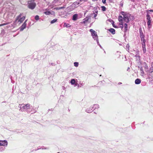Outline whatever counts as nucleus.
<instances>
[{
  "label": "nucleus",
  "instance_id": "f257e3e1",
  "mask_svg": "<svg viewBox=\"0 0 153 153\" xmlns=\"http://www.w3.org/2000/svg\"><path fill=\"white\" fill-rule=\"evenodd\" d=\"M20 108L19 111H22L23 110L26 111H30L29 109H30V105L29 104H27L25 105L24 104L19 105V106Z\"/></svg>",
  "mask_w": 153,
  "mask_h": 153
},
{
  "label": "nucleus",
  "instance_id": "f03ea898",
  "mask_svg": "<svg viewBox=\"0 0 153 153\" xmlns=\"http://www.w3.org/2000/svg\"><path fill=\"white\" fill-rule=\"evenodd\" d=\"M90 31L91 33V35L93 36V38L94 40H96L98 45L100 46L101 48H102L101 46L99 44L97 32L95 31L92 29L90 30Z\"/></svg>",
  "mask_w": 153,
  "mask_h": 153
},
{
  "label": "nucleus",
  "instance_id": "7ed1b4c3",
  "mask_svg": "<svg viewBox=\"0 0 153 153\" xmlns=\"http://www.w3.org/2000/svg\"><path fill=\"white\" fill-rule=\"evenodd\" d=\"M122 14L123 15L124 20L127 22H128L129 20V17L130 14L128 13H125L124 12H122Z\"/></svg>",
  "mask_w": 153,
  "mask_h": 153
},
{
  "label": "nucleus",
  "instance_id": "20e7f679",
  "mask_svg": "<svg viewBox=\"0 0 153 153\" xmlns=\"http://www.w3.org/2000/svg\"><path fill=\"white\" fill-rule=\"evenodd\" d=\"M36 6V4L35 3L30 1H28V7L29 8L33 10L35 8Z\"/></svg>",
  "mask_w": 153,
  "mask_h": 153
},
{
  "label": "nucleus",
  "instance_id": "39448f33",
  "mask_svg": "<svg viewBox=\"0 0 153 153\" xmlns=\"http://www.w3.org/2000/svg\"><path fill=\"white\" fill-rule=\"evenodd\" d=\"M22 14H20L19 16L18 17L17 19H16V22H20V23H21L25 19V17L23 16L22 18H21Z\"/></svg>",
  "mask_w": 153,
  "mask_h": 153
},
{
  "label": "nucleus",
  "instance_id": "423d86ee",
  "mask_svg": "<svg viewBox=\"0 0 153 153\" xmlns=\"http://www.w3.org/2000/svg\"><path fill=\"white\" fill-rule=\"evenodd\" d=\"M147 24L148 25V27L150 28L151 27V21L150 20V16L148 14L147 15Z\"/></svg>",
  "mask_w": 153,
  "mask_h": 153
},
{
  "label": "nucleus",
  "instance_id": "0eeeda50",
  "mask_svg": "<svg viewBox=\"0 0 153 153\" xmlns=\"http://www.w3.org/2000/svg\"><path fill=\"white\" fill-rule=\"evenodd\" d=\"M7 142L6 140H0V146H4L7 145Z\"/></svg>",
  "mask_w": 153,
  "mask_h": 153
},
{
  "label": "nucleus",
  "instance_id": "6e6552de",
  "mask_svg": "<svg viewBox=\"0 0 153 153\" xmlns=\"http://www.w3.org/2000/svg\"><path fill=\"white\" fill-rule=\"evenodd\" d=\"M139 52L138 51L137 52V54H136L135 56L136 58V60L137 61V62L138 63H140V64L141 63L140 60V56L139 55Z\"/></svg>",
  "mask_w": 153,
  "mask_h": 153
},
{
  "label": "nucleus",
  "instance_id": "1a4fd4ad",
  "mask_svg": "<svg viewBox=\"0 0 153 153\" xmlns=\"http://www.w3.org/2000/svg\"><path fill=\"white\" fill-rule=\"evenodd\" d=\"M79 4L80 3L79 2H75L73 3V6L75 8H76L79 6Z\"/></svg>",
  "mask_w": 153,
  "mask_h": 153
},
{
  "label": "nucleus",
  "instance_id": "9d476101",
  "mask_svg": "<svg viewBox=\"0 0 153 153\" xmlns=\"http://www.w3.org/2000/svg\"><path fill=\"white\" fill-rule=\"evenodd\" d=\"M27 24L25 22H24L23 24L21 27L20 30L22 31L25 28Z\"/></svg>",
  "mask_w": 153,
  "mask_h": 153
},
{
  "label": "nucleus",
  "instance_id": "9b49d317",
  "mask_svg": "<svg viewBox=\"0 0 153 153\" xmlns=\"http://www.w3.org/2000/svg\"><path fill=\"white\" fill-rule=\"evenodd\" d=\"M78 15L77 14H74L73 16L72 19L74 21H76L77 19Z\"/></svg>",
  "mask_w": 153,
  "mask_h": 153
},
{
  "label": "nucleus",
  "instance_id": "f8f14e48",
  "mask_svg": "<svg viewBox=\"0 0 153 153\" xmlns=\"http://www.w3.org/2000/svg\"><path fill=\"white\" fill-rule=\"evenodd\" d=\"M71 83L72 85H74V86L77 85V84L75 83V80L74 79H72L71 80Z\"/></svg>",
  "mask_w": 153,
  "mask_h": 153
},
{
  "label": "nucleus",
  "instance_id": "ddd939ff",
  "mask_svg": "<svg viewBox=\"0 0 153 153\" xmlns=\"http://www.w3.org/2000/svg\"><path fill=\"white\" fill-rule=\"evenodd\" d=\"M60 0H54V1L53 2V4H61L62 3H63V1H61L60 2H60Z\"/></svg>",
  "mask_w": 153,
  "mask_h": 153
},
{
  "label": "nucleus",
  "instance_id": "4468645a",
  "mask_svg": "<svg viewBox=\"0 0 153 153\" xmlns=\"http://www.w3.org/2000/svg\"><path fill=\"white\" fill-rule=\"evenodd\" d=\"M141 80L139 79H137L135 80V82L136 84H138L141 83Z\"/></svg>",
  "mask_w": 153,
  "mask_h": 153
},
{
  "label": "nucleus",
  "instance_id": "2eb2a0df",
  "mask_svg": "<svg viewBox=\"0 0 153 153\" xmlns=\"http://www.w3.org/2000/svg\"><path fill=\"white\" fill-rule=\"evenodd\" d=\"M109 30L113 34L115 33V30L113 28H111L109 29Z\"/></svg>",
  "mask_w": 153,
  "mask_h": 153
},
{
  "label": "nucleus",
  "instance_id": "dca6fc26",
  "mask_svg": "<svg viewBox=\"0 0 153 153\" xmlns=\"http://www.w3.org/2000/svg\"><path fill=\"white\" fill-rule=\"evenodd\" d=\"M125 32H126L128 30V25L127 24L125 23L124 25Z\"/></svg>",
  "mask_w": 153,
  "mask_h": 153
},
{
  "label": "nucleus",
  "instance_id": "f3484780",
  "mask_svg": "<svg viewBox=\"0 0 153 153\" xmlns=\"http://www.w3.org/2000/svg\"><path fill=\"white\" fill-rule=\"evenodd\" d=\"M88 20V19L87 18H86L83 20V21L82 22V23L83 24H85V23L87 22Z\"/></svg>",
  "mask_w": 153,
  "mask_h": 153
},
{
  "label": "nucleus",
  "instance_id": "a211bd4d",
  "mask_svg": "<svg viewBox=\"0 0 153 153\" xmlns=\"http://www.w3.org/2000/svg\"><path fill=\"white\" fill-rule=\"evenodd\" d=\"M140 75L142 76H143L144 75V72L143 71V70L142 68L140 69Z\"/></svg>",
  "mask_w": 153,
  "mask_h": 153
},
{
  "label": "nucleus",
  "instance_id": "6ab92c4d",
  "mask_svg": "<svg viewBox=\"0 0 153 153\" xmlns=\"http://www.w3.org/2000/svg\"><path fill=\"white\" fill-rule=\"evenodd\" d=\"M65 6H63V7H56V8H54V9H56V10H60V9H64V8H65Z\"/></svg>",
  "mask_w": 153,
  "mask_h": 153
},
{
  "label": "nucleus",
  "instance_id": "aec40b11",
  "mask_svg": "<svg viewBox=\"0 0 153 153\" xmlns=\"http://www.w3.org/2000/svg\"><path fill=\"white\" fill-rule=\"evenodd\" d=\"M141 39L142 42V43H145L146 40L144 39V37H141Z\"/></svg>",
  "mask_w": 153,
  "mask_h": 153
},
{
  "label": "nucleus",
  "instance_id": "412c9836",
  "mask_svg": "<svg viewBox=\"0 0 153 153\" xmlns=\"http://www.w3.org/2000/svg\"><path fill=\"white\" fill-rule=\"evenodd\" d=\"M57 19H54L51 21V24H53L56 22L57 21Z\"/></svg>",
  "mask_w": 153,
  "mask_h": 153
},
{
  "label": "nucleus",
  "instance_id": "4be33fe9",
  "mask_svg": "<svg viewBox=\"0 0 153 153\" xmlns=\"http://www.w3.org/2000/svg\"><path fill=\"white\" fill-rule=\"evenodd\" d=\"M101 8L102 10L103 11H105L106 10V7L104 6H102Z\"/></svg>",
  "mask_w": 153,
  "mask_h": 153
},
{
  "label": "nucleus",
  "instance_id": "5701e85b",
  "mask_svg": "<svg viewBox=\"0 0 153 153\" xmlns=\"http://www.w3.org/2000/svg\"><path fill=\"white\" fill-rule=\"evenodd\" d=\"M44 13L46 15H49L51 14V12L49 11H47L44 12Z\"/></svg>",
  "mask_w": 153,
  "mask_h": 153
},
{
  "label": "nucleus",
  "instance_id": "b1692460",
  "mask_svg": "<svg viewBox=\"0 0 153 153\" xmlns=\"http://www.w3.org/2000/svg\"><path fill=\"white\" fill-rule=\"evenodd\" d=\"M118 19L119 22L122 21L123 20V17L122 16H119L118 18Z\"/></svg>",
  "mask_w": 153,
  "mask_h": 153
},
{
  "label": "nucleus",
  "instance_id": "393cba45",
  "mask_svg": "<svg viewBox=\"0 0 153 153\" xmlns=\"http://www.w3.org/2000/svg\"><path fill=\"white\" fill-rule=\"evenodd\" d=\"M93 111L92 109H86V111L88 113H90Z\"/></svg>",
  "mask_w": 153,
  "mask_h": 153
},
{
  "label": "nucleus",
  "instance_id": "a878e982",
  "mask_svg": "<svg viewBox=\"0 0 153 153\" xmlns=\"http://www.w3.org/2000/svg\"><path fill=\"white\" fill-rule=\"evenodd\" d=\"M97 11H96L95 12V13H94V17L95 18L97 16Z\"/></svg>",
  "mask_w": 153,
  "mask_h": 153
},
{
  "label": "nucleus",
  "instance_id": "bb28decb",
  "mask_svg": "<svg viewBox=\"0 0 153 153\" xmlns=\"http://www.w3.org/2000/svg\"><path fill=\"white\" fill-rule=\"evenodd\" d=\"M129 44H127L126 45V50L128 51L129 50Z\"/></svg>",
  "mask_w": 153,
  "mask_h": 153
},
{
  "label": "nucleus",
  "instance_id": "cd10ccee",
  "mask_svg": "<svg viewBox=\"0 0 153 153\" xmlns=\"http://www.w3.org/2000/svg\"><path fill=\"white\" fill-rule=\"evenodd\" d=\"M142 47L143 48H146L145 47V43H142Z\"/></svg>",
  "mask_w": 153,
  "mask_h": 153
},
{
  "label": "nucleus",
  "instance_id": "c85d7f7f",
  "mask_svg": "<svg viewBox=\"0 0 153 153\" xmlns=\"http://www.w3.org/2000/svg\"><path fill=\"white\" fill-rule=\"evenodd\" d=\"M35 20H38L39 19V17L38 16L36 15L35 16Z\"/></svg>",
  "mask_w": 153,
  "mask_h": 153
},
{
  "label": "nucleus",
  "instance_id": "c756f323",
  "mask_svg": "<svg viewBox=\"0 0 153 153\" xmlns=\"http://www.w3.org/2000/svg\"><path fill=\"white\" fill-rule=\"evenodd\" d=\"M64 26L66 27H69L70 26L69 24H67L65 23H64Z\"/></svg>",
  "mask_w": 153,
  "mask_h": 153
},
{
  "label": "nucleus",
  "instance_id": "7c9ffc66",
  "mask_svg": "<svg viewBox=\"0 0 153 153\" xmlns=\"http://www.w3.org/2000/svg\"><path fill=\"white\" fill-rule=\"evenodd\" d=\"M74 64L75 67H77L78 66V63L77 62H75Z\"/></svg>",
  "mask_w": 153,
  "mask_h": 153
},
{
  "label": "nucleus",
  "instance_id": "2f4dec72",
  "mask_svg": "<svg viewBox=\"0 0 153 153\" xmlns=\"http://www.w3.org/2000/svg\"><path fill=\"white\" fill-rule=\"evenodd\" d=\"M94 108H96L99 107V105L97 104L94 105Z\"/></svg>",
  "mask_w": 153,
  "mask_h": 153
},
{
  "label": "nucleus",
  "instance_id": "473e14b6",
  "mask_svg": "<svg viewBox=\"0 0 153 153\" xmlns=\"http://www.w3.org/2000/svg\"><path fill=\"white\" fill-rule=\"evenodd\" d=\"M144 65H145V68H148V66H147V65L146 64V63L144 62Z\"/></svg>",
  "mask_w": 153,
  "mask_h": 153
},
{
  "label": "nucleus",
  "instance_id": "72a5a7b5",
  "mask_svg": "<svg viewBox=\"0 0 153 153\" xmlns=\"http://www.w3.org/2000/svg\"><path fill=\"white\" fill-rule=\"evenodd\" d=\"M143 51L144 53H145L146 52V49L143 48Z\"/></svg>",
  "mask_w": 153,
  "mask_h": 153
},
{
  "label": "nucleus",
  "instance_id": "f704fd0d",
  "mask_svg": "<svg viewBox=\"0 0 153 153\" xmlns=\"http://www.w3.org/2000/svg\"><path fill=\"white\" fill-rule=\"evenodd\" d=\"M8 24V23H4L3 24L0 25V26H2L3 25H7V24Z\"/></svg>",
  "mask_w": 153,
  "mask_h": 153
},
{
  "label": "nucleus",
  "instance_id": "c9c22d12",
  "mask_svg": "<svg viewBox=\"0 0 153 153\" xmlns=\"http://www.w3.org/2000/svg\"><path fill=\"white\" fill-rule=\"evenodd\" d=\"M150 70L151 71V72H149V75L150 74V73H152V70H153V69H152V68H150Z\"/></svg>",
  "mask_w": 153,
  "mask_h": 153
},
{
  "label": "nucleus",
  "instance_id": "e433bc0d",
  "mask_svg": "<svg viewBox=\"0 0 153 153\" xmlns=\"http://www.w3.org/2000/svg\"><path fill=\"white\" fill-rule=\"evenodd\" d=\"M120 23H119V25H123V22L122 21H120Z\"/></svg>",
  "mask_w": 153,
  "mask_h": 153
},
{
  "label": "nucleus",
  "instance_id": "4c0bfd02",
  "mask_svg": "<svg viewBox=\"0 0 153 153\" xmlns=\"http://www.w3.org/2000/svg\"><path fill=\"white\" fill-rule=\"evenodd\" d=\"M4 148L3 147L0 148V151H1L3 150H4Z\"/></svg>",
  "mask_w": 153,
  "mask_h": 153
},
{
  "label": "nucleus",
  "instance_id": "58836bf2",
  "mask_svg": "<svg viewBox=\"0 0 153 153\" xmlns=\"http://www.w3.org/2000/svg\"><path fill=\"white\" fill-rule=\"evenodd\" d=\"M102 2L103 3L105 4L106 3V0H102Z\"/></svg>",
  "mask_w": 153,
  "mask_h": 153
},
{
  "label": "nucleus",
  "instance_id": "ea45409f",
  "mask_svg": "<svg viewBox=\"0 0 153 153\" xmlns=\"http://www.w3.org/2000/svg\"><path fill=\"white\" fill-rule=\"evenodd\" d=\"M141 37H144V36H143V35H141V36H140L141 39Z\"/></svg>",
  "mask_w": 153,
  "mask_h": 153
},
{
  "label": "nucleus",
  "instance_id": "a19ab883",
  "mask_svg": "<svg viewBox=\"0 0 153 153\" xmlns=\"http://www.w3.org/2000/svg\"><path fill=\"white\" fill-rule=\"evenodd\" d=\"M87 0H80V1H86Z\"/></svg>",
  "mask_w": 153,
  "mask_h": 153
},
{
  "label": "nucleus",
  "instance_id": "79ce46f5",
  "mask_svg": "<svg viewBox=\"0 0 153 153\" xmlns=\"http://www.w3.org/2000/svg\"><path fill=\"white\" fill-rule=\"evenodd\" d=\"M123 25H122V26H120V27H121L122 28H123Z\"/></svg>",
  "mask_w": 153,
  "mask_h": 153
},
{
  "label": "nucleus",
  "instance_id": "37998d69",
  "mask_svg": "<svg viewBox=\"0 0 153 153\" xmlns=\"http://www.w3.org/2000/svg\"><path fill=\"white\" fill-rule=\"evenodd\" d=\"M27 20H26L25 21V22H25V23H26V22H27Z\"/></svg>",
  "mask_w": 153,
  "mask_h": 153
},
{
  "label": "nucleus",
  "instance_id": "c03bdc74",
  "mask_svg": "<svg viewBox=\"0 0 153 153\" xmlns=\"http://www.w3.org/2000/svg\"><path fill=\"white\" fill-rule=\"evenodd\" d=\"M121 83H121V82H120V83H119V84H121Z\"/></svg>",
  "mask_w": 153,
  "mask_h": 153
},
{
  "label": "nucleus",
  "instance_id": "a18cd8bd",
  "mask_svg": "<svg viewBox=\"0 0 153 153\" xmlns=\"http://www.w3.org/2000/svg\"><path fill=\"white\" fill-rule=\"evenodd\" d=\"M151 11H153V10H151Z\"/></svg>",
  "mask_w": 153,
  "mask_h": 153
},
{
  "label": "nucleus",
  "instance_id": "49530a36",
  "mask_svg": "<svg viewBox=\"0 0 153 153\" xmlns=\"http://www.w3.org/2000/svg\"><path fill=\"white\" fill-rule=\"evenodd\" d=\"M59 153V152H58V153Z\"/></svg>",
  "mask_w": 153,
  "mask_h": 153
},
{
  "label": "nucleus",
  "instance_id": "de8ad7c7",
  "mask_svg": "<svg viewBox=\"0 0 153 153\" xmlns=\"http://www.w3.org/2000/svg\"><path fill=\"white\" fill-rule=\"evenodd\" d=\"M64 1H65V0H64Z\"/></svg>",
  "mask_w": 153,
  "mask_h": 153
}]
</instances>
